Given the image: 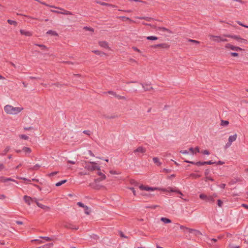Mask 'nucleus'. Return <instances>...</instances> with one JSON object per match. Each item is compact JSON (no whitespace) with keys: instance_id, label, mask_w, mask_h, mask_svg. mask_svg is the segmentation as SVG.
Here are the masks:
<instances>
[{"instance_id":"1","label":"nucleus","mask_w":248,"mask_h":248,"mask_svg":"<svg viewBox=\"0 0 248 248\" xmlns=\"http://www.w3.org/2000/svg\"><path fill=\"white\" fill-rule=\"evenodd\" d=\"M23 109V108L14 107L9 105H6L4 108V110L7 114L12 115L17 114L21 112Z\"/></svg>"},{"instance_id":"2","label":"nucleus","mask_w":248,"mask_h":248,"mask_svg":"<svg viewBox=\"0 0 248 248\" xmlns=\"http://www.w3.org/2000/svg\"><path fill=\"white\" fill-rule=\"evenodd\" d=\"M96 164V163L95 162H89L86 164L84 168L85 169L90 171H93L96 170H100V167L99 166H95V165Z\"/></svg>"},{"instance_id":"3","label":"nucleus","mask_w":248,"mask_h":248,"mask_svg":"<svg viewBox=\"0 0 248 248\" xmlns=\"http://www.w3.org/2000/svg\"><path fill=\"white\" fill-rule=\"evenodd\" d=\"M223 36L226 37H230L234 39H235L237 41L240 43H244L247 44L248 43V41L245 39L242 38L239 35H231V34H223Z\"/></svg>"},{"instance_id":"4","label":"nucleus","mask_w":248,"mask_h":248,"mask_svg":"<svg viewBox=\"0 0 248 248\" xmlns=\"http://www.w3.org/2000/svg\"><path fill=\"white\" fill-rule=\"evenodd\" d=\"M146 151L145 148L139 146L133 151V153L138 156H141V155L144 154Z\"/></svg>"},{"instance_id":"5","label":"nucleus","mask_w":248,"mask_h":248,"mask_svg":"<svg viewBox=\"0 0 248 248\" xmlns=\"http://www.w3.org/2000/svg\"><path fill=\"white\" fill-rule=\"evenodd\" d=\"M210 38H213V41L215 42H220L228 41V40L227 39L223 38L222 36H215L213 35H210Z\"/></svg>"},{"instance_id":"6","label":"nucleus","mask_w":248,"mask_h":248,"mask_svg":"<svg viewBox=\"0 0 248 248\" xmlns=\"http://www.w3.org/2000/svg\"><path fill=\"white\" fill-rule=\"evenodd\" d=\"M139 188L141 190L146 191H154L155 190H160V189L158 187H150L149 186H144L143 185L140 186Z\"/></svg>"},{"instance_id":"7","label":"nucleus","mask_w":248,"mask_h":248,"mask_svg":"<svg viewBox=\"0 0 248 248\" xmlns=\"http://www.w3.org/2000/svg\"><path fill=\"white\" fill-rule=\"evenodd\" d=\"M160 190H162V191H164V192L166 191V192H176L178 194H180L181 195H182V196L183 195V194L182 193V192L179 189H178L177 188L174 189L172 187H169L167 188V189L162 188V189H160Z\"/></svg>"},{"instance_id":"8","label":"nucleus","mask_w":248,"mask_h":248,"mask_svg":"<svg viewBox=\"0 0 248 248\" xmlns=\"http://www.w3.org/2000/svg\"><path fill=\"white\" fill-rule=\"evenodd\" d=\"M225 47L226 48H228V49H230L232 50H234V51H239V50H242L243 49L241 48V47H238V46H234L232 45H231V44H226Z\"/></svg>"},{"instance_id":"9","label":"nucleus","mask_w":248,"mask_h":248,"mask_svg":"<svg viewBox=\"0 0 248 248\" xmlns=\"http://www.w3.org/2000/svg\"><path fill=\"white\" fill-rule=\"evenodd\" d=\"M151 47L155 49L158 47L162 48H169L170 47V45L166 44V43H162L159 44L157 45H154L151 46Z\"/></svg>"},{"instance_id":"10","label":"nucleus","mask_w":248,"mask_h":248,"mask_svg":"<svg viewBox=\"0 0 248 248\" xmlns=\"http://www.w3.org/2000/svg\"><path fill=\"white\" fill-rule=\"evenodd\" d=\"M140 84L142 86V87L145 91H151V90H153V87L149 84H143L140 83Z\"/></svg>"},{"instance_id":"11","label":"nucleus","mask_w":248,"mask_h":248,"mask_svg":"<svg viewBox=\"0 0 248 248\" xmlns=\"http://www.w3.org/2000/svg\"><path fill=\"white\" fill-rule=\"evenodd\" d=\"M20 32L22 35H25L26 36H31L32 35V33L31 31H27L25 30H20Z\"/></svg>"},{"instance_id":"12","label":"nucleus","mask_w":248,"mask_h":248,"mask_svg":"<svg viewBox=\"0 0 248 248\" xmlns=\"http://www.w3.org/2000/svg\"><path fill=\"white\" fill-rule=\"evenodd\" d=\"M23 199L26 203L28 204V205H31V202L32 198L30 196H28L25 195L23 197Z\"/></svg>"},{"instance_id":"13","label":"nucleus","mask_w":248,"mask_h":248,"mask_svg":"<svg viewBox=\"0 0 248 248\" xmlns=\"http://www.w3.org/2000/svg\"><path fill=\"white\" fill-rule=\"evenodd\" d=\"M157 30L160 31H167L169 33L171 34L172 33V31H171L170 30L167 29L165 27H158L157 28Z\"/></svg>"},{"instance_id":"14","label":"nucleus","mask_w":248,"mask_h":248,"mask_svg":"<svg viewBox=\"0 0 248 248\" xmlns=\"http://www.w3.org/2000/svg\"><path fill=\"white\" fill-rule=\"evenodd\" d=\"M96 2L97 3L100 4V5L102 6H110L112 7H116V6L114 5H112L111 4L104 2H101L99 1H96Z\"/></svg>"},{"instance_id":"15","label":"nucleus","mask_w":248,"mask_h":248,"mask_svg":"<svg viewBox=\"0 0 248 248\" xmlns=\"http://www.w3.org/2000/svg\"><path fill=\"white\" fill-rule=\"evenodd\" d=\"M237 134H235L233 135H231L229 137L228 141L232 143V142L234 141L237 138Z\"/></svg>"},{"instance_id":"16","label":"nucleus","mask_w":248,"mask_h":248,"mask_svg":"<svg viewBox=\"0 0 248 248\" xmlns=\"http://www.w3.org/2000/svg\"><path fill=\"white\" fill-rule=\"evenodd\" d=\"M99 45L100 46L107 48L108 47V43L106 41H100Z\"/></svg>"},{"instance_id":"17","label":"nucleus","mask_w":248,"mask_h":248,"mask_svg":"<svg viewBox=\"0 0 248 248\" xmlns=\"http://www.w3.org/2000/svg\"><path fill=\"white\" fill-rule=\"evenodd\" d=\"M65 227L68 229H71L76 230L78 229V227L74 226L73 224H72L71 223H69V224L65 225Z\"/></svg>"},{"instance_id":"18","label":"nucleus","mask_w":248,"mask_h":248,"mask_svg":"<svg viewBox=\"0 0 248 248\" xmlns=\"http://www.w3.org/2000/svg\"><path fill=\"white\" fill-rule=\"evenodd\" d=\"M160 220L163 222L165 224L170 223L171 222V220L170 219L164 217H162L160 218Z\"/></svg>"},{"instance_id":"19","label":"nucleus","mask_w":248,"mask_h":248,"mask_svg":"<svg viewBox=\"0 0 248 248\" xmlns=\"http://www.w3.org/2000/svg\"><path fill=\"white\" fill-rule=\"evenodd\" d=\"M37 205L39 207H40V208H42V209H43L44 210H47L49 209V207H48L47 206H46V205H43L42 204H41V203H40L39 202H37Z\"/></svg>"},{"instance_id":"20","label":"nucleus","mask_w":248,"mask_h":248,"mask_svg":"<svg viewBox=\"0 0 248 248\" xmlns=\"http://www.w3.org/2000/svg\"><path fill=\"white\" fill-rule=\"evenodd\" d=\"M47 34H50L52 36H58V34L57 32L55 31H52V30H49L46 33Z\"/></svg>"},{"instance_id":"21","label":"nucleus","mask_w":248,"mask_h":248,"mask_svg":"<svg viewBox=\"0 0 248 248\" xmlns=\"http://www.w3.org/2000/svg\"><path fill=\"white\" fill-rule=\"evenodd\" d=\"M153 160L155 163L156 164L157 166H160L161 165V163L159 162V159L156 157H154L153 158Z\"/></svg>"},{"instance_id":"22","label":"nucleus","mask_w":248,"mask_h":248,"mask_svg":"<svg viewBox=\"0 0 248 248\" xmlns=\"http://www.w3.org/2000/svg\"><path fill=\"white\" fill-rule=\"evenodd\" d=\"M7 22L9 24L13 25L15 26H16L17 25V22L16 21H14V20H11V19H8L7 20Z\"/></svg>"},{"instance_id":"23","label":"nucleus","mask_w":248,"mask_h":248,"mask_svg":"<svg viewBox=\"0 0 248 248\" xmlns=\"http://www.w3.org/2000/svg\"><path fill=\"white\" fill-rule=\"evenodd\" d=\"M22 150L26 153L28 154H30L31 151V149L27 147H24L22 149Z\"/></svg>"},{"instance_id":"24","label":"nucleus","mask_w":248,"mask_h":248,"mask_svg":"<svg viewBox=\"0 0 248 248\" xmlns=\"http://www.w3.org/2000/svg\"><path fill=\"white\" fill-rule=\"evenodd\" d=\"M206 201L210 203H214L215 202L214 197L211 196H208Z\"/></svg>"},{"instance_id":"25","label":"nucleus","mask_w":248,"mask_h":248,"mask_svg":"<svg viewBox=\"0 0 248 248\" xmlns=\"http://www.w3.org/2000/svg\"><path fill=\"white\" fill-rule=\"evenodd\" d=\"M199 197L201 199L205 200L206 201L208 196L204 194H201L199 195Z\"/></svg>"},{"instance_id":"26","label":"nucleus","mask_w":248,"mask_h":248,"mask_svg":"<svg viewBox=\"0 0 248 248\" xmlns=\"http://www.w3.org/2000/svg\"><path fill=\"white\" fill-rule=\"evenodd\" d=\"M66 182H67L66 180H62V181L57 183L55 185L56 186H61V185H62V184H64Z\"/></svg>"},{"instance_id":"27","label":"nucleus","mask_w":248,"mask_h":248,"mask_svg":"<svg viewBox=\"0 0 248 248\" xmlns=\"http://www.w3.org/2000/svg\"><path fill=\"white\" fill-rule=\"evenodd\" d=\"M147 39L148 40H152V41H153V40H157L158 38L156 36H147L146 37Z\"/></svg>"},{"instance_id":"28","label":"nucleus","mask_w":248,"mask_h":248,"mask_svg":"<svg viewBox=\"0 0 248 248\" xmlns=\"http://www.w3.org/2000/svg\"><path fill=\"white\" fill-rule=\"evenodd\" d=\"M229 124V122L225 120H221L220 125L223 126H226Z\"/></svg>"},{"instance_id":"29","label":"nucleus","mask_w":248,"mask_h":248,"mask_svg":"<svg viewBox=\"0 0 248 248\" xmlns=\"http://www.w3.org/2000/svg\"><path fill=\"white\" fill-rule=\"evenodd\" d=\"M93 52L95 53L96 55H100V56H103L105 54L104 52H102L99 50H93Z\"/></svg>"},{"instance_id":"30","label":"nucleus","mask_w":248,"mask_h":248,"mask_svg":"<svg viewBox=\"0 0 248 248\" xmlns=\"http://www.w3.org/2000/svg\"><path fill=\"white\" fill-rule=\"evenodd\" d=\"M36 46H37L41 48L42 50H46L47 49V47L44 45H41V44H35Z\"/></svg>"},{"instance_id":"31","label":"nucleus","mask_w":248,"mask_h":248,"mask_svg":"<svg viewBox=\"0 0 248 248\" xmlns=\"http://www.w3.org/2000/svg\"><path fill=\"white\" fill-rule=\"evenodd\" d=\"M40 167H41V165L36 164L35 165H34L32 168H31L30 169V170H38Z\"/></svg>"},{"instance_id":"32","label":"nucleus","mask_w":248,"mask_h":248,"mask_svg":"<svg viewBox=\"0 0 248 248\" xmlns=\"http://www.w3.org/2000/svg\"><path fill=\"white\" fill-rule=\"evenodd\" d=\"M103 117L106 118V119H114L116 117V116L115 115H111V116H108V115H104L103 116Z\"/></svg>"},{"instance_id":"33","label":"nucleus","mask_w":248,"mask_h":248,"mask_svg":"<svg viewBox=\"0 0 248 248\" xmlns=\"http://www.w3.org/2000/svg\"><path fill=\"white\" fill-rule=\"evenodd\" d=\"M194 234L196 236L199 237L200 235H202V234L199 230H195L194 231Z\"/></svg>"},{"instance_id":"34","label":"nucleus","mask_w":248,"mask_h":248,"mask_svg":"<svg viewBox=\"0 0 248 248\" xmlns=\"http://www.w3.org/2000/svg\"><path fill=\"white\" fill-rule=\"evenodd\" d=\"M97 174L100 176V178H101V179H106V175L103 174V173H102L101 172H100V171H98L97 172Z\"/></svg>"},{"instance_id":"35","label":"nucleus","mask_w":248,"mask_h":248,"mask_svg":"<svg viewBox=\"0 0 248 248\" xmlns=\"http://www.w3.org/2000/svg\"><path fill=\"white\" fill-rule=\"evenodd\" d=\"M53 246V244L52 243H48V244H46L45 245H43V248H50L51 247H52Z\"/></svg>"},{"instance_id":"36","label":"nucleus","mask_w":248,"mask_h":248,"mask_svg":"<svg viewBox=\"0 0 248 248\" xmlns=\"http://www.w3.org/2000/svg\"><path fill=\"white\" fill-rule=\"evenodd\" d=\"M84 209H85V211H84L85 213L87 215H89L90 214V210L89 208L87 206H86L84 207Z\"/></svg>"},{"instance_id":"37","label":"nucleus","mask_w":248,"mask_h":248,"mask_svg":"<svg viewBox=\"0 0 248 248\" xmlns=\"http://www.w3.org/2000/svg\"><path fill=\"white\" fill-rule=\"evenodd\" d=\"M130 183L135 186H138L139 185L138 182L133 179L130 180Z\"/></svg>"},{"instance_id":"38","label":"nucleus","mask_w":248,"mask_h":248,"mask_svg":"<svg viewBox=\"0 0 248 248\" xmlns=\"http://www.w3.org/2000/svg\"><path fill=\"white\" fill-rule=\"evenodd\" d=\"M10 147L9 146H7L3 151L2 155H5L6 153L10 150Z\"/></svg>"},{"instance_id":"39","label":"nucleus","mask_w":248,"mask_h":248,"mask_svg":"<svg viewBox=\"0 0 248 248\" xmlns=\"http://www.w3.org/2000/svg\"><path fill=\"white\" fill-rule=\"evenodd\" d=\"M89 186L92 187H93L94 189H99V188L98 187V185H94L93 183H90L89 184Z\"/></svg>"},{"instance_id":"40","label":"nucleus","mask_w":248,"mask_h":248,"mask_svg":"<svg viewBox=\"0 0 248 248\" xmlns=\"http://www.w3.org/2000/svg\"><path fill=\"white\" fill-rule=\"evenodd\" d=\"M204 165H212L216 163V162H213L211 160L208 161H204Z\"/></svg>"},{"instance_id":"41","label":"nucleus","mask_w":248,"mask_h":248,"mask_svg":"<svg viewBox=\"0 0 248 248\" xmlns=\"http://www.w3.org/2000/svg\"><path fill=\"white\" fill-rule=\"evenodd\" d=\"M190 176L194 178H197L200 177L201 175L199 174H195V173H191L190 174Z\"/></svg>"},{"instance_id":"42","label":"nucleus","mask_w":248,"mask_h":248,"mask_svg":"<svg viewBox=\"0 0 248 248\" xmlns=\"http://www.w3.org/2000/svg\"><path fill=\"white\" fill-rule=\"evenodd\" d=\"M120 18H121L122 19H123V20L124 21H125V20H128L130 22H133V20H132L130 18H129V17H125V16H121Z\"/></svg>"},{"instance_id":"43","label":"nucleus","mask_w":248,"mask_h":248,"mask_svg":"<svg viewBox=\"0 0 248 248\" xmlns=\"http://www.w3.org/2000/svg\"><path fill=\"white\" fill-rule=\"evenodd\" d=\"M208 180H210V181H211L212 182L214 181V179L213 178H212L210 176H206L205 178V182H207Z\"/></svg>"},{"instance_id":"44","label":"nucleus","mask_w":248,"mask_h":248,"mask_svg":"<svg viewBox=\"0 0 248 248\" xmlns=\"http://www.w3.org/2000/svg\"><path fill=\"white\" fill-rule=\"evenodd\" d=\"M6 178H5L3 176H0V182H3V183L7 182L8 181L6 180Z\"/></svg>"},{"instance_id":"45","label":"nucleus","mask_w":248,"mask_h":248,"mask_svg":"<svg viewBox=\"0 0 248 248\" xmlns=\"http://www.w3.org/2000/svg\"><path fill=\"white\" fill-rule=\"evenodd\" d=\"M40 238H42V239H45L46 241H51L52 240L51 238L49 237H46V236H44V237L40 236Z\"/></svg>"},{"instance_id":"46","label":"nucleus","mask_w":248,"mask_h":248,"mask_svg":"<svg viewBox=\"0 0 248 248\" xmlns=\"http://www.w3.org/2000/svg\"><path fill=\"white\" fill-rule=\"evenodd\" d=\"M20 138L22 139H24V140H28L29 139V137L26 135H20L19 136Z\"/></svg>"},{"instance_id":"47","label":"nucleus","mask_w":248,"mask_h":248,"mask_svg":"<svg viewBox=\"0 0 248 248\" xmlns=\"http://www.w3.org/2000/svg\"><path fill=\"white\" fill-rule=\"evenodd\" d=\"M204 161H198L196 163V165L197 166H201L202 165H204Z\"/></svg>"},{"instance_id":"48","label":"nucleus","mask_w":248,"mask_h":248,"mask_svg":"<svg viewBox=\"0 0 248 248\" xmlns=\"http://www.w3.org/2000/svg\"><path fill=\"white\" fill-rule=\"evenodd\" d=\"M210 169H206L204 171V175H205V177L209 176V174H210Z\"/></svg>"},{"instance_id":"49","label":"nucleus","mask_w":248,"mask_h":248,"mask_svg":"<svg viewBox=\"0 0 248 248\" xmlns=\"http://www.w3.org/2000/svg\"><path fill=\"white\" fill-rule=\"evenodd\" d=\"M161 172H164L165 173H168L171 171V170L170 169H163L161 171Z\"/></svg>"},{"instance_id":"50","label":"nucleus","mask_w":248,"mask_h":248,"mask_svg":"<svg viewBox=\"0 0 248 248\" xmlns=\"http://www.w3.org/2000/svg\"><path fill=\"white\" fill-rule=\"evenodd\" d=\"M159 206L157 205H152V206H146V208H151L153 209H155L157 207H158Z\"/></svg>"},{"instance_id":"51","label":"nucleus","mask_w":248,"mask_h":248,"mask_svg":"<svg viewBox=\"0 0 248 248\" xmlns=\"http://www.w3.org/2000/svg\"><path fill=\"white\" fill-rule=\"evenodd\" d=\"M217 203L219 207H221L222 206L223 202L221 200H218L217 201Z\"/></svg>"},{"instance_id":"52","label":"nucleus","mask_w":248,"mask_h":248,"mask_svg":"<svg viewBox=\"0 0 248 248\" xmlns=\"http://www.w3.org/2000/svg\"><path fill=\"white\" fill-rule=\"evenodd\" d=\"M188 42L195 43V44H199L200 43V42H199L198 41L193 39H189Z\"/></svg>"},{"instance_id":"53","label":"nucleus","mask_w":248,"mask_h":248,"mask_svg":"<svg viewBox=\"0 0 248 248\" xmlns=\"http://www.w3.org/2000/svg\"><path fill=\"white\" fill-rule=\"evenodd\" d=\"M201 153L204 155H209L210 154L209 151L207 150H205L202 151L201 152Z\"/></svg>"},{"instance_id":"54","label":"nucleus","mask_w":248,"mask_h":248,"mask_svg":"<svg viewBox=\"0 0 248 248\" xmlns=\"http://www.w3.org/2000/svg\"><path fill=\"white\" fill-rule=\"evenodd\" d=\"M104 179H101V178L99 177V178H96V179H95L94 180V181L95 183H98V182H100L101 181H102V180H104Z\"/></svg>"},{"instance_id":"55","label":"nucleus","mask_w":248,"mask_h":248,"mask_svg":"<svg viewBox=\"0 0 248 248\" xmlns=\"http://www.w3.org/2000/svg\"><path fill=\"white\" fill-rule=\"evenodd\" d=\"M231 144H232V143L228 141L227 142V143L226 144V145H225V147H224L225 149H227L229 147H230V146L231 145Z\"/></svg>"},{"instance_id":"56","label":"nucleus","mask_w":248,"mask_h":248,"mask_svg":"<svg viewBox=\"0 0 248 248\" xmlns=\"http://www.w3.org/2000/svg\"><path fill=\"white\" fill-rule=\"evenodd\" d=\"M77 205H78L80 207H83L84 208V207L86 206L82 202H78L77 203Z\"/></svg>"},{"instance_id":"57","label":"nucleus","mask_w":248,"mask_h":248,"mask_svg":"<svg viewBox=\"0 0 248 248\" xmlns=\"http://www.w3.org/2000/svg\"><path fill=\"white\" fill-rule=\"evenodd\" d=\"M189 151H190L193 155H195L196 152H195L194 149L192 147H190L188 149Z\"/></svg>"},{"instance_id":"58","label":"nucleus","mask_w":248,"mask_h":248,"mask_svg":"<svg viewBox=\"0 0 248 248\" xmlns=\"http://www.w3.org/2000/svg\"><path fill=\"white\" fill-rule=\"evenodd\" d=\"M230 248H240V247L239 246H235L233 244H230L229 245Z\"/></svg>"},{"instance_id":"59","label":"nucleus","mask_w":248,"mask_h":248,"mask_svg":"<svg viewBox=\"0 0 248 248\" xmlns=\"http://www.w3.org/2000/svg\"><path fill=\"white\" fill-rule=\"evenodd\" d=\"M58 173H59V171H54V172H52L50 173V174H49L48 175L50 177H51V176H53L56 175Z\"/></svg>"},{"instance_id":"60","label":"nucleus","mask_w":248,"mask_h":248,"mask_svg":"<svg viewBox=\"0 0 248 248\" xmlns=\"http://www.w3.org/2000/svg\"><path fill=\"white\" fill-rule=\"evenodd\" d=\"M184 162H186V163H190V164H191L193 165H196V162L191 161H189L187 160H184Z\"/></svg>"},{"instance_id":"61","label":"nucleus","mask_w":248,"mask_h":248,"mask_svg":"<svg viewBox=\"0 0 248 248\" xmlns=\"http://www.w3.org/2000/svg\"><path fill=\"white\" fill-rule=\"evenodd\" d=\"M230 54L232 57H238L239 56L238 53L237 52H231Z\"/></svg>"},{"instance_id":"62","label":"nucleus","mask_w":248,"mask_h":248,"mask_svg":"<svg viewBox=\"0 0 248 248\" xmlns=\"http://www.w3.org/2000/svg\"><path fill=\"white\" fill-rule=\"evenodd\" d=\"M108 93L109 94H112V95L115 96V97H116V96H117V94H116V93L114 92H113V91H108Z\"/></svg>"},{"instance_id":"63","label":"nucleus","mask_w":248,"mask_h":248,"mask_svg":"<svg viewBox=\"0 0 248 248\" xmlns=\"http://www.w3.org/2000/svg\"><path fill=\"white\" fill-rule=\"evenodd\" d=\"M132 49L138 52L141 53V51L135 46H133Z\"/></svg>"},{"instance_id":"64","label":"nucleus","mask_w":248,"mask_h":248,"mask_svg":"<svg viewBox=\"0 0 248 248\" xmlns=\"http://www.w3.org/2000/svg\"><path fill=\"white\" fill-rule=\"evenodd\" d=\"M237 23H238L239 25H241V26H243V27H245V28H248V26H247V25H245L243 24V23H241V22H240V21H237Z\"/></svg>"}]
</instances>
